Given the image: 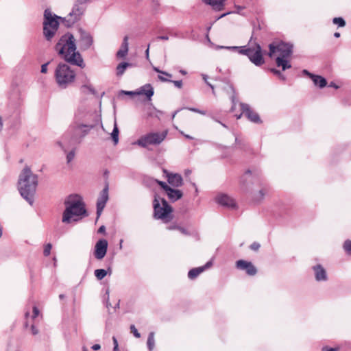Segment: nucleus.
<instances>
[{
	"label": "nucleus",
	"mask_w": 351,
	"mask_h": 351,
	"mask_svg": "<svg viewBox=\"0 0 351 351\" xmlns=\"http://www.w3.org/2000/svg\"><path fill=\"white\" fill-rule=\"evenodd\" d=\"M166 194L167 195L168 198L172 202H176L181 199L183 195L182 191L172 189L171 187L167 189Z\"/></svg>",
	"instance_id": "aec40b11"
},
{
	"label": "nucleus",
	"mask_w": 351,
	"mask_h": 351,
	"mask_svg": "<svg viewBox=\"0 0 351 351\" xmlns=\"http://www.w3.org/2000/svg\"><path fill=\"white\" fill-rule=\"evenodd\" d=\"M31 332H32V335H36L38 334L39 330L34 325H32L31 326Z\"/></svg>",
	"instance_id": "de8ad7c7"
},
{
	"label": "nucleus",
	"mask_w": 351,
	"mask_h": 351,
	"mask_svg": "<svg viewBox=\"0 0 351 351\" xmlns=\"http://www.w3.org/2000/svg\"><path fill=\"white\" fill-rule=\"evenodd\" d=\"M329 86L330 87H334L336 89L339 88L338 86H337L334 82H331L330 84H329Z\"/></svg>",
	"instance_id": "e2e57ef3"
},
{
	"label": "nucleus",
	"mask_w": 351,
	"mask_h": 351,
	"mask_svg": "<svg viewBox=\"0 0 351 351\" xmlns=\"http://www.w3.org/2000/svg\"><path fill=\"white\" fill-rule=\"evenodd\" d=\"M86 3V0H77L75 2L71 12L66 18L67 25H71L80 19L85 11Z\"/></svg>",
	"instance_id": "9b49d317"
},
{
	"label": "nucleus",
	"mask_w": 351,
	"mask_h": 351,
	"mask_svg": "<svg viewBox=\"0 0 351 351\" xmlns=\"http://www.w3.org/2000/svg\"><path fill=\"white\" fill-rule=\"evenodd\" d=\"M203 271L204 267H201L191 269L188 273V277L190 279H195Z\"/></svg>",
	"instance_id": "a878e982"
},
{
	"label": "nucleus",
	"mask_w": 351,
	"mask_h": 351,
	"mask_svg": "<svg viewBox=\"0 0 351 351\" xmlns=\"http://www.w3.org/2000/svg\"><path fill=\"white\" fill-rule=\"evenodd\" d=\"M55 50L66 62L80 68L85 64L80 53L76 51L75 39L70 33L62 35L55 46Z\"/></svg>",
	"instance_id": "f257e3e1"
},
{
	"label": "nucleus",
	"mask_w": 351,
	"mask_h": 351,
	"mask_svg": "<svg viewBox=\"0 0 351 351\" xmlns=\"http://www.w3.org/2000/svg\"><path fill=\"white\" fill-rule=\"evenodd\" d=\"M105 230H106V228H105V226H101L99 228L98 232H100V233H103V232H105Z\"/></svg>",
	"instance_id": "bf43d9fd"
},
{
	"label": "nucleus",
	"mask_w": 351,
	"mask_h": 351,
	"mask_svg": "<svg viewBox=\"0 0 351 351\" xmlns=\"http://www.w3.org/2000/svg\"><path fill=\"white\" fill-rule=\"evenodd\" d=\"M165 75L160 74V75H158V77L161 82H171V80L169 79V77H165Z\"/></svg>",
	"instance_id": "a18cd8bd"
},
{
	"label": "nucleus",
	"mask_w": 351,
	"mask_h": 351,
	"mask_svg": "<svg viewBox=\"0 0 351 351\" xmlns=\"http://www.w3.org/2000/svg\"><path fill=\"white\" fill-rule=\"evenodd\" d=\"M170 82H172L175 85V86L178 88H181L182 87V80H174V81L171 80Z\"/></svg>",
	"instance_id": "a19ab883"
},
{
	"label": "nucleus",
	"mask_w": 351,
	"mask_h": 351,
	"mask_svg": "<svg viewBox=\"0 0 351 351\" xmlns=\"http://www.w3.org/2000/svg\"><path fill=\"white\" fill-rule=\"evenodd\" d=\"M303 73H304L305 75H307L308 76H309L311 78V76L312 75H314L313 74L309 73L307 70H303Z\"/></svg>",
	"instance_id": "052dcab7"
},
{
	"label": "nucleus",
	"mask_w": 351,
	"mask_h": 351,
	"mask_svg": "<svg viewBox=\"0 0 351 351\" xmlns=\"http://www.w3.org/2000/svg\"><path fill=\"white\" fill-rule=\"evenodd\" d=\"M265 195V189H262L258 191L257 193H255L253 196L254 201L256 202H260L262 201Z\"/></svg>",
	"instance_id": "c85d7f7f"
},
{
	"label": "nucleus",
	"mask_w": 351,
	"mask_h": 351,
	"mask_svg": "<svg viewBox=\"0 0 351 351\" xmlns=\"http://www.w3.org/2000/svg\"><path fill=\"white\" fill-rule=\"evenodd\" d=\"M65 209L62 213V222L66 224L76 223L88 215L85 204L81 196L70 195L64 200Z\"/></svg>",
	"instance_id": "f03ea898"
},
{
	"label": "nucleus",
	"mask_w": 351,
	"mask_h": 351,
	"mask_svg": "<svg viewBox=\"0 0 351 351\" xmlns=\"http://www.w3.org/2000/svg\"><path fill=\"white\" fill-rule=\"evenodd\" d=\"M138 95H145L148 100H151L154 95V89L150 84H146L141 87L140 90L136 93Z\"/></svg>",
	"instance_id": "5701e85b"
},
{
	"label": "nucleus",
	"mask_w": 351,
	"mask_h": 351,
	"mask_svg": "<svg viewBox=\"0 0 351 351\" xmlns=\"http://www.w3.org/2000/svg\"><path fill=\"white\" fill-rule=\"evenodd\" d=\"M213 265V262L212 261H210L208 262H207L205 265L202 266V267H204V271L206 269H208L210 267H211Z\"/></svg>",
	"instance_id": "8fccbe9b"
},
{
	"label": "nucleus",
	"mask_w": 351,
	"mask_h": 351,
	"mask_svg": "<svg viewBox=\"0 0 351 351\" xmlns=\"http://www.w3.org/2000/svg\"><path fill=\"white\" fill-rule=\"evenodd\" d=\"M163 172L167 177L169 184L171 186L174 187H179L183 184L182 177L180 174L169 173L165 169L163 170Z\"/></svg>",
	"instance_id": "f3484780"
},
{
	"label": "nucleus",
	"mask_w": 351,
	"mask_h": 351,
	"mask_svg": "<svg viewBox=\"0 0 351 351\" xmlns=\"http://www.w3.org/2000/svg\"><path fill=\"white\" fill-rule=\"evenodd\" d=\"M81 88L83 91H85L86 90H87L90 93L95 94V90L94 89L93 86L90 84H84V85L82 86Z\"/></svg>",
	"instance_id": "473e14b6"
},
{
	"label": "nucleus",
	"mask_w": 351,
	"mask_h": 351,
	"mask_svg": "<svg viewBox=\"0 0 351 351\" xmlns=\"http://www.w3.org/2000/svg\"><path fill=\"white\" fill-rule=\"evenodd\" d=\"M128 36H125L123 38V43L121 44V48L117 52V57L119 58H125L128 52Z\"/></svg>",
	"instance_id": "412c9836"
},
{
	"label": "nucleus",
	"mask_w": 351,
	"mask_h": 351,
	"mask_svg": "<svg viewBox=\"0 0 351 351\" xmlns=\"http://www.w3.org/2000/svg\"><path fill=\"white\" fill-rule=\"evenodd\" d=\"M55 79L59 87L66 88L74 82L75 73L66 64L60 63L55 70Z\"/></svg>",
	"instance_id": "39448f33"
},
{
	"label": "nucleus",
	"mask_w": 351,
	"mask_h": 351,
	"mask_svg": "<svg viewBox=\"0 0 351 351\" xmlns=\"http://www.w3.org/2000/svg\"><path fill=\"white\" fill-rule=\"evenodd\" d=\"M112 341H113L114 346H119L118 341L115 337H112Z\"/></svg>",
	"instance_id": "13d9d810"
},
{
	"label": "nucleus",
	"mask_w": 351,
	"mask_h": 351,
	"mask_svg": "<svg viewBox=\"0 0 351 351\" xmlns=\"http://www.w3.org/2000/svg\"><path fill=\"white\" fill-rule=\"evenodd\" d=\"M156 182L162 187V189H164L165 193L167 192V189L170 188V186L169 185H167L165 182L158 181V180H156Z\"/></svg>",
	"instance_id": "4c0bfd02"
},
{
	"label": "nucleus",
	"mask_w": 351,
	"mask_h": 351,
	"mask_svg": "<svg viewBox=\"0 0 351 351\" xmlns=\"http://www.w3.org/2000/svg\"><path fill=\"white\" fill-rule=\"evenodd\" d=\"M108 200V185L101 191L97 202V214L99 217Z\"/></svg>",
	"instance_id": "4468645a"
},
{
	"label": "nucleus",
	"mask_w": 351,
	"mask_h": 351,
	"mask_svg": "<svg viewBox=\"0 0 351 351\" xmlns=\"http://www.w3.org/2000/svg\"><path fill=\"white\" fill-rule=\"evenodd\" d=\"M147 345L149 351H152L155 346L154 332H149L147 338Z\"/></svg>",
	"instance_id": "cd10ccee"
},
{
	"label": "nucleus",
	"mask_w": 351,
	"mask_h": 351,
	"mask_svg": "<svg viewBox=\"0 0 351 351\" xmlns=\"http://www.w3.org/2000/svg\"><path fill=\"white\" fill-rule=\"evenodd\" d=\"M179 112V110H177L176 111H175L173 114H172V119H174L176 114Z\"/></svg>",
	"instance_id": "338daca9"
},
{
	"label": "nucleus",
	"mask_w": 351,
	"mask_h": 351,
	"mask_svg": "<svg viewBox=\"0 0 351 351\" xmlns=\"http://www.w3.org/2000/svg\"><path fill=\"white\" fill-rule=\"evenodd\" d=\"M93 350H99L101 348L99 344H95L91 348Z\"/></svg>",
	"instance_id": "5fc2aeb1"
},
{
	"label": "nucleus",
	"mask_w": 351,
	"mask_h": 351,
	"mask_svg": "<svg viewBox=\"0 0 351 351\" xmlns=\"http://www.w3.org/2000/svg\"><path fill=\"white\" fill-rule=\"evenodd\" d=\"M231 99H232V103L231 110L234 111V107H235V105H236L234 96H232Z\"/></svg>",
	"instance_id": "3c124183"
},
{
	"label": "nucleus",
	"mask_w": 351,
	"mask_h": 351,
	"mask_svg": "<svg viewBox=\"0 0 351 351\" xmlns=\"http://www.w3.org/2000/svg\"><path fill=\"white\" fill-rule=\"evenodd\" d=\"M113 351H119V346H114Z\"/></svg>",
	"instance_id": "774afa93"
},
{
	"label": "nucleus",
	"mask_w": 351,
	"mask_h": 351,
	"mask_svg": "<svg viewBox=\"0 0 351 351\" xmlns=\"http://www.w3.org/2000/svg\"><path fill=\"white\" fill-rule=\"evenodd\" d=\"M58 17L56 14H53L49 9H46L44 12L43 21V35L48 41L55 36L59 27Z\"/></svg>",
	"instance_id": "6e6552de"
},
{
	"label": "nucleus",
	"mask_w": 351,
	"mask_h": 351,
	"mask_svg": "<svg viewBox=\"0 0 351 351\" xmlns=\"http://www.w3.org/2000/svg\"><path fill=\"white\" fill-rule=\"evenodd\" d=\"M271 71L274 74H275V75H278V76H279V75H280V73H281V72H280V71H278V70H277V69H271Z\"/></svg>",
	"instance_id": "603ef678"
},
{
	"label": "nucleus",
	"mask_w": 351,
	"mask_h": 351,
	"mask_svg": "<svg viewBox=\"0 0 351 351\" xmlns=\"http://www.w3.org/2000/svg\"><path fill=\"white\" fill-rule=\"evenodd\" d=\"M39 315V310L36 306L33 307V315L32 316V319H35Z\"/></svg>",
	"instance_id": "c03bdc74"
},
{
	"label": "nucleus",
	"mask_w": 351,
	"mask_h": 351,
	"mask_svg": "<svg viewBox=\"0 0 351 351\" xmlns=\"http://www.w3.org/2000/svg\"><path fill=\"white\" fill-rule=\"evenodd\" d=\"M86 116V114L77 110L75 114V121L71 125V129L73 130V135L75 137L83 138L85 136L90 130L93 128L92 125L84 124L80 122L81 119Z\"/></svg>",
	"instance_id": "9d476101"
},
{
	"label": "nucleus",
	"mask_w": 351,
	"mask_h": 351,
	"mask_svg": "<svg viewBox=\"0 0 351 351\" xmlns=\"http://www.w3.org/2000/svg\"><path fill=\"white\" fill-rule=\"evenodd\" d=\"M49 64V62H47L42 64L41 70H40V72L42 73H46L47 72V67H48Z\"/></svg>",
	"instance_id": "79ce46f5"
},
{
	"label": "nucleus",
	"mask_w": 351,
	"mask_h": 351,
	"mask_svg": "<svg viewBox=\"0 0 351 351\" xmlns=\"http://www.w3.org/2000/svg\"><path fill=\"white\" fill-rule=\"evenodd\" d=\"M315 277L317 281H326L328 279L326 271L324 268L320 265H317L313 267Z\"/></svg>",
	"instance_id": "6ab92c4d"
},
{
	"label": "nucleus",
	"mask_w": 351,
	"mask_h": 351,
	"mask_svg": "<svg viewBox=\"0 0 351 351\" xmlns=\"http://www.w3.org/2000/svg\"><path fill=\"white\" fill-rule=\"evenodd\" d=\"M260 247H261V245L258 243L254 242L253 243L251 244L250 247L252 250L257 251L259 250Z\"/></svg>",
	"instance_id": "ea45409f"
},
{
	"label": "nucleus",
	"mask_w": 351,
	"mask_h": 351,
	"mask_svg": "<svg viewBox=\"0 0 351 351\" xmlns=\"http://www.w3.org/2000/svg\"><path fill=\"white\" fill-rule=\"evenodd\" d=\"M154 70L160 73V74H162V75H165L166 77H172V75L169 73H167V72H165V71H160L158 68L157 67H154Z\"/></svg>",
	"instance_id": "58836bf2"
},
{
	"label": "nucleus",
	"mask_w": 351,
	"mask_h": 351,
	"mask_svg": "<svg viewBox=\"0 0 351 351\" xmlns=\"http://www.w3.org/2000/svg\"><path fill=\"white\" fill-rule=\"evenodd\" d=\"M130 330H131V332L134 335V336L136 338H140L141 337V334L138 332V330L136 328L134 325L132 324V325L130 326Z\"/></svg>",
	"instance_id": "c9c22d12"
},
{
	"label": "nucleus",
	"mask_w": 351,
	"mask_h": 351,
	"mask_svg": "<svg viewBox=\"0 0 351 351\" xmlns=\"http://www.w3.org/2000/svg\"><path fill=\"white\" fill-rule=\"evenodd\" d=\"M122 93L125 94V95H133L134 94H136V93L134 92H132V91H125V90H122Z\"/></svg>",
	"instance_id": "4d7b16f0"
},
{
	"label": "nucleus",
	"mask_w": 351,
	"mask_h": 351,
	"mask_svg": "<svg viewBox=\"0 0 351 351\" xmlns=\"http://www.w3.org/2000/svg\"><path fill=\"white\" fill-rule=\"evenodd\" d=\"M38 185V177L28 167L21 171L19 179V190L21 196L32 205L34 195Z\"/></svg>",
	"instance_id": "7ed1b4c3"
},
{
	"label": "nucleus",
	"mask_w": 351,
	"mask_h": 351,
	"mask_svg": "<svg viewBox=\"0 0 351 351\" xmlns=\"http://www.w3.org/2000/svg\"><path fill=\"white\" fill-rule=\"evenodd\" d=\"M343 247L347 254H351V240H346Z\"/></svg>",
	"instance_id": "2f4dec72"
},
{
	"label": "nucleus",
	"mask_w": 351,
	"mask_h": 351,
	"mask_svg": "<svg viewBox=\"0 0 351 351\" xmlns=\"http://www.w3.org/2000/svg\"><path fill=\"white\" fill-rule=\"evenodd\" d=\"M202 76H203V79L204 80V81L206 83V84L208 86H209L212 88L213 93L215 95V90H214V86L207 81V75H203Z\"/></svg>",
	"instance_id": "49530a36"
},
{
	"label": "nucleus",
	"mask_w": 351,
	"mask_h": 351,
	"mask_svg": "<svg viewBox=\"0 0 351 351\" xmlns=\"http://www.w3.org/2000/svg\"><path fill=\"white\" fill-rule=\"evenodd\" d=\"M219 48H226L228 49H238L239 53L247 56L250 60L256 66H261L265 61L263 58L261 47L256 44L253 47H218Z\"/></svg>",
	"instance_id": "0eeeda50"
},
{
	"label": "nucleus",
	"mask_w": 351,
	"mask_h": 351,
	"mask_svg": "<svg viewBox=\"0 0 351 351\" xmlns=\"http://www.w3.org/2000/svg\"><path fill=\"white\" fill-rule=\"evenodd\" d=\"M322 351H337V349L324 346L322 348Z\"/></svg>",
	"instance_id": "09e8293b"
},
{
	"label": "nucleus",
	"mask_w": 351,
	"mask_h": 351,
	"mask_svg": "<svg viewBox=\"0 0 351 351\" xmlns=\"http://www.w3.org/2000/svg\"><path fill=\"white\" fill-rule=\"evenodd\" d=\"M333 23L337 25L339 27H344L346 25V22L344 19L341 17H335L332 20Z\"/></svg>",
	"instance_id": "7c9ffc66"
},
{
	"label": "nucleus",
	"mask_w": 351,
	"mask_h": 351,
	"mask_svg": "<svg viewBox=\"0 0 351 351\" xmlns=\"http://www.w3.org/2000/svg\"><path fill=\"white\" fill-rule=\"evenodd\" d=\"M119 131L118 125H117L116 120L114 119L113 130H112V133L110 134L111 138H112L114 145H117L119 143Z\"/></svg>",
	"instance_id": "393cba45"
},
{
	"label": "nucleus",
	"mask_w": 351,
	"mask_h": 351,
	"mask_svg": "<svg viewBox=\"0 0 351 351\" xmlns=\"http://www.w3.org/2000/svg\"><path fill=\"white\" fill-rule=\"evenodd\" d=\"M236 267L240 270L245 271L249 276H254L257 273V269L254 265L249 261L239 260L236 262Z\"/></svg>",
	"instance_id": "dca6fc26"
},
{
	"label": "nucleus",
	"mask_w": 351,
	"mask_h": 351,
	"mask_svg": "<svg viewBox=\"0 0 351 351\" xmlns=\"http://www.w3.org/2000/svg\"><path fill=\"white\" fill-rule=\"evenodd\" d=\"M108 241L106 239H99L95 244L94 254L97 259H102L106 254Z\"/></svg>",
	"instance_id": "2eb2a0df"
},
{
	"label": "nucleus",
	"mask_w": 351,
	"mask_h": 351,
	"mask_svg": "<svg viewBox=\"0 0 351 351\" xmlns=\"http://www.w3.org/2000/svg\"><path fill=\"white\" fill-rule=\"evenodd\" d=\"M177 229L179 230L184 234H188L187 231L182 227H178Z\"/></svg>",
	"instance_id": "6e6d98bb"
},
{
	"label": "nucleus",
	"mask_w": 351,
	"mask_h": 351,
	"mask_svg": "<svg viewBox=\"0 0 351 351\" xmlns=\"http://www.w3.org/2000/svg\"><path fill=\"white\" fill-rule=\"evenodd\" d=\"M215 199L217 203L221 206L230 208H234L236 207V202L234 199L226 194L218 195Z\"/></svg>",
	"instance_id": "a211bd4d"
},
{
	"label": "nucleus",
	"mask_w": 351,
	"mask_h": 351,
	"mask_svg": "<svg viewBox=\"0 0 351 351\" xmlns=\"http://www.w3.org/2000/svg\"><path fill=\"white\" fill-rule=\"evenodd\" d=\"M181 133L186 138H189V139H193V137L188 135V134H184L182 132H181Z\"/></svg>",
	"instance_id": "69168bd1"
},
{
	"label": "nucleus",
	"mask_w": 351,
	"mask_h": 351,
	"mask_svg": "<svg viewBox=\"0 0 351 351\" xmlns=\"http://www.w3.org/2000/svg\"><path fill=\"white\" fill-rule=\"evenodd\" d=\"M167 130L162 132H150L141 136L134 144L144 148L150 145H160L167 137Z\"/></svg>",
	"instance_id": "1a4fd4ad"
},
{
	"label": "nucleus",
	"mask_w": 351,
	"mask_h": 351,
	"mask_svg": "<svg viewBox=\"0 0 351 351\" xmlns=\"http://www.w3.org/2000/svg\"><path fill=\"white\" fill-rule=\"evenodd\" d=\"M154 217L156 219H161L167 223L173 219V208L163 198L156 195L154 202Z\"/></svg>",
	"instance_id": "423d86ee"
},
{
	"label": "nucleus",
	"mask_w": 351,
	"mask_h": 351,
	"mask_svg": "<svg viewBox=\"0 0 351 351\" xmlns=\"http://www.w3.org/2000/svg\"><path fill=\"white\" fill-rule=\"evenodd\" d=\"M130 66H132V64L130 63H128V62H121V63L119 64L116 69L117 75H118V76L122 75L124 73L126 69Z\"/></svg>",
	"instance_id": "bb28decb"
},
{
	"label": "nucleus",
	"mask_w": 351,
	"mask_h": 351,
	"mask_svg": "<svg viewBox=\"0 0 351 351\" xmlns=\"http://www.w3.org/2000/svg\"><path fill=\"white\" fill-rule=\"evenodd\" d=\"M269 52L268 53L269 57H272L275 53H278V56L276 59L277 66L282 67V71L291 67L288 58L292 53L293 46L288 43H280L277 45L271 43L269 45Z\"/></svg>",
	"instance_id": "20e7f679"
},
{
	"label": "nucleus",
	"mask_w": 351,
	"mask_h": 351,
	"mask_svg": "<svg viewBox=\"0 0 351 351\" xmlns=\"http://www.w3.org/2000/svg\"><path fill=\"white\" fill-rule=\"evenodd\" d=\"M278 77H279L280 80H283V81H285V80H286L285 76L284 75H282V73H280V75L278 76Z\"/></svg>",
	"instance_id": "0e129e2a"
},
{
	"label": "nucleus",
	"mask_w": 351,
	"mask_h": 351,
	"mask_svg": "<svg viewBox=\"0 0 351 351\" xmlns=\"http://www.w3.org/2000/svg\"><path fill=\"white\" fill-rule=\"evenodd\" d=\"M251 180H252V172L248 170L243 176V177L241 178V181H242V182L244 183L245 182Z\"/></svg>",
	"instance_id": "72a5a7b5"
},
{
	"label": "nucleus",
	"mask_w": 351,
	"mask_h": 351,
	"mask_svg": "<svg viewBox=\"0 0 351 351\" xmlns=\"http://www.w3.org/2000/svg\"><path fill=\"white\" fill-rule=\"evenodd\" d=\"M158 40H169V37L167 36H159L156 38Z\"/></svg>",
	"instance_id": "864d4df0"
},
{
	"label": "nucleus",
	"mask_w": 351,
	"mask_h": 351,
	"mask_svg": "<svg viewBox=\"0 0 351 351\" xmlns=\"http://www.w3.org/2000/svg\"><path fill=\"white\" fill-rule=\"evenodd\" d=\"M78 44L80 50L86 51L93 44V38L90 33L86 32L82 29L78 30Z\"/></svg>",
	"instance_id": "f8f14e48"
},
{
	"label": "nucleus",
	"mask_w": 351,
	"mask_h": 351,
	"mask_svg": "<svg viewBox=\"0 0 351 351\" xmlns=\"http://www.w3.org/2000/svg\"><path fill=\"white\" fill-rule=\"evenodd\" d=\"M107 275V271L104 269H98L95 271V276L98 280H102Z\"/></svg>",
	"instance_id": "c756f323"
},
{
	"label": "nucleus",
	"mask_w": 351,
	"mask_h": 351,
	"mask_svg": "<svg viewBox=\"0 0 351 351\" xmlns=\"http://www.w3.org/2000/svg\"><path fill=\"white\" fill-rule=\"evenodd\" d=\"M52 245L51 243H47L44 248L43 254L45 256H48L51 253Z\"/></svg>",
	"instance_id": "f704fd0d"
},
{
	"label": "nucleus",
	"mask_w": 351,
	"mask_h": 351,
	"mask_svg": "<svg viewBox=\"0 0 351 351\" xmlns=\"http://www.w3.org/2000/svg\"><path fill=\"white\" fill-rule=\"evenodd\" d=\"M311 79L315 86H319V88H324L326 86L327 82L325 78L320 75H312Z\"/></svg>",
	"instance_id": "b1692460"
},
{
	"label": "nucleus",
	"mask_w": 351,
	"mask_h": 351,
	"mask_svg": "<svg viewBox=\"0 0 351 351\" xmlns=\"http://www.w3.org/2000/svg\"><path fill=\"white\" fill-rule=\"evenodd\" d=\"M74 157H75V151L71 150L66 155L67 162L68 163L71 162L73 160Z\"/></svg>",
	"instance_id": "e433bc0d"
},
{
	"label": "nucleus",
	"mask_w": 351,
	"mask_h": 351,
	"mask_svg": "<svg viewBox=\"0 0 351 351\" xmlns=\"http://www.w3.org/2000/svg\"><path fill=\"white\" fill-rule=\"evenodd\" d=\"M239 105L242 112L239 116H237V119H240L241 116L243 114L252 122L257 123L261 121L258 114L248 104L240 103Z\"/></svg>",
	"instance_id": "ddd939ff"
},
{
	"label": "nucleus",
	"mask_w": 351,
	"mask_h": 351,
	"mask_svg": "<svg viewBox=\"0 0 351 351\" xmlns=\"http://www.w3.org/2000/svg\"><path fill=\"white\" fill-rule=\"evenodd\" d=\"M230 12H227V13H224L223 14H221V16H218L216 20H219V19H221L223 17H224L225 16L229 14Z\"/></svg>",
	"instance_id": "680f3d73"
},
{
	"label": "nucleus",
	"mask_w": 351,
	"mask_h": 351,
	"mask_svg": "<svg viewBox=\"0 0 351 351\" xmlns=\"http://www.w3.org/2000/svg\"><path fill=\"white\" fill-rule=\"evenodd\" d=\"M189 110L192 111V112H197V113H199V114H203V115H205L206 114V112L205 111H203V110H200L197 108H188Z\"/></svg>",
	"instance_id": "37998d69"
},
{
	"label": "nucleus",
	"mask_w": 351,
	"mask_h": 351,
	"mask_svg": "<svg viewBox=\"0 0 351 351\" xmlns=\"http://www.w3.org/2000/svg\"><path fill=\"white\" fill-rule=\"evenodd\" d=\"M204 3L210 5L213 10L221 11L224 8V0H202Z\"/></svg>",
	"instance_id": "4be33fe9"
}]
</instances>
